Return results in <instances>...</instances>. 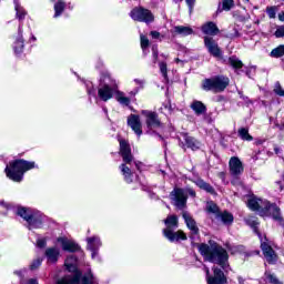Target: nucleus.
<instances>
[{
    "instance_id": "obj_14",
    "label": "nucleus",
    "mask_w": 284,
    "mask_h": 284,
    "mask_svg": "<svg viewBox=\"0 0 284 284\" xmlns=\"http://www.w3.org/2000/svg\"><path fill=\"white\" fill-rule=\"evenodd\" d=\"M182 217L184 219V222L186 223V227L191 232V239H196L199 236V226L196 225V221L189 212H183Z\"/></svg>"
},
{
    "instance_id": "obj_39",
    "label": "nucleus",
    "mask_w": 284,
    "mask_h": 284,
    "mask_svg": "<svg viewBox=\"0 0 284 284\" xmlns=\"http://www.w3.org/2000/svg\"><path fill=\"white\" fill-rule=\"evenodd\" d=\"M116 101L121 103V105H130V98L125 97L124 92H118Z\"/></svg>"
},
{
    "instance_id": "obj_34",
    "label": "nucleus",
    "mask_w": 284,
    "mask_h": 284,
    "mask_svg": "<svg viewBox=\"0 0 284 284\" xmlns=\"http://www.w3.org/2000/svg\"><path fill=\"white\" fill-rule=\"evenodd\" d=\"M63 10H65V2H63L62 0H59L55 4H54V17H61V14L63 13Z\"/></svg>"
},
{
    "instance_id": "obj_3",
    "label": "nucleus",
    "mask_w": 284,
    "mask_h": 284,
    "mask_svg": "<svg viewBox=\"0 0 284 284\" xmlns=\"http://www.w3.org/2000/svg\"><path fill=\"white\" fill-rule=\"evenodd\" d=\"M247 207L253 212H258L260 216H272L274 221H283V217L281 216V209L276 206V204H271L266 200L251 196L247 200Z\"/></svg>"
},
{
    "instance_id": "obj_43",
    "label": "nucleus",
    "mask_w": 284,
    "mask_h": 284,
    "mask_svg": "<svg viewBox=\"0 0 284 284\" xmlns=\"http://www.w3.org/2000/svg\"><path fill=\"white\" fill-rule=\"evenodd\" d=\"M162 77L168 81V64L165 62H160L159 64Z\"/></svg>"
},
{
    "instance_id": "obj_35",
    "label": "nucleus",
    "mask_w": 284,
    "mask_h": 284,
    "mask_svg": "<svg viewBox=\"0 0 284 284\" xmlns=\"http://www.w3.org/2000/svg\"><path fill=\"white\" fill-rule=\"evenodd\" d=\"M140 41H141V48H142V52L144 55L148 54V48L150 47V40L148 39V37L141 34L140 36Z\"/></svg>"
},
{
    "instance_id": "obj_19",
    "label": "nucleus",
    "mask_w": 284,
    "mask_h": 284,
    "mask_svg": "<svg viewBox=\"0 0 284 284\" xmlns=\"http://www.w3.org/2000/svg\"><path fill=\"white\" fill-rule=\"evenodd\" d=\"M128 125H130V128L138 136H141L143 134V130L141 129V119L139 118V115H130L128 119Z\"/></svg>"
},
{
    "instance_id": "obj_28",
    "label": "nucleus",
    "mask_w": 284,
    "mask_h": 284,
    "mask_svg": "<svg viewBox=\"0 0 284 284\" xmlns=\"http://www.w3.org/2000/svg\"><path fill=\"white\" fill-rule=\"evenodd\" d=\"M13 3H14L17 19H19V21H23L28 12L26 11V9H23V7H21V4L19 3V0H14Z\"/></svg>"
},
{
    "instance_id": "obj_21",
    "label": "nucleus",
    "mask_w": 284,
    "mask_h": 284,
    "mask_svg": "<svg viewBox=\"0 0 284 284\" xmlns=\"http://www.w3.org/2000/svg\"><path fill=\"white\" fill-rule=\"evenodd\" d=\"M191 110L196 114V116H202L207 114V106L199 100H193L190 104Z\"/></svg>"
},
{
    "instance_id": "obj_20",
    "label": "nucleus",
    "mask_w": 284,
    "mask_h": 284,
    "mask_svg": "<svg viewBox=\"0 0 284 284\" xmlns=\"http://www.w3.org/2000/svg\"><path fill=\"white\" fill-rule=\"evenodd\" d=\"M214 82H215V92H224L225 88L230 85V78L225 75H215Z\"/></svg>"
},
{
    "instance_id": "obj_38",
    "label": "nucleus",
    "mask_w": 284,
    "mask_h": 284,
    "mask_svg": "<svg viewBox=\"0 0 284 284\" xmlns=\"http://www.w3.org/2000/svg\"><path fill=\"white\" fill-rule=\"evenodd\" d=\"M278 6L266 7V14L270 19H276V12H278Z\"/></svg>"
},
{
    "instance_id": "obj_42",
    "label": "nucleus",
    "mask_w": 284,
    "mask_h": 284,
    "mask_svg": "<svg viewBox=\"0 0 284 284\" xmlns=\"http://www.w3.org/2000/svg\"><path fill=\"white\" fill-rule=\"evenodd\" d=\"M222 8L226 11L232 10V8H234V0H223Z\"/></svg>"
},
{
    "instance_id": "obj_17",
    "label": "nucleus",
    "mask_w": 284,
    "mask_h": 284,
    "mask_svg": "<svg viewBox=\"0 0 284 284\" xmlns=\"http://www.w3.org/2000/svg\"><path fill=\"white\" fill-rule=\"evenodd\" d=\"M204 44L210 54L213 57H220L221 55V49L219 48V43L213 38L204 37Z\"/></svg>"
},
{
    "instance_id": "obj_13",
    "label": "nucleus",
    "mask_w": 284,
    "mask_h": 284,
    "mask_svg": "<svg viewBox=\"0 0 284 284\" xmlns=\"http://www.w3.org/2000/svg\"><path fill=\"white\" fill-rule=\"evenodd\" d=\"M120 154L126 165H130L132 161H134V156L132 155V149L130 148V143L125 140H120Z\"/></svg>"
},
{
    "instance_id": "obj_36",
    "label": "nucleus",
    "mask_w": 284,
    "mask_h": 284,
    "mask_svg": "<svg viewBox=\"0 0 284 284\" xmlns=\"http://www.w3.org/2000/svg\"><path fill=\"white\" fill-rule=\"evenodd\" d=\"M271 57H273L274 59H278L281 57H284V44H281L277 48L273 49L271 51Z\"/></svg>"
},
{
    "instance_id": "obj_53",
    "label": "nucleus",
    "mask_w": 284,
    "mask_h": 284,
    "mask_svg": "<svg viewBox=\"0 0 284 284\" xmlns=\"http://www.w3.org/2000/svg\"><path fill=\"white\" fill-rule=\"evenodd\" d=\"M274 152H275V154H281V149H278V146H275Z\"/></svg>"
},
{
    "instance_id": "obj_60",
    "label": "nucleus",
    "mask_w": 284,
    "mask_h": 284,
    "mask_svg": "<svg viewBox=\"0 0 284 284\" xmlns=\"http://www.w3.org/2000/svg\"><path fill=\"white\" fill-rule=\"evenodd\" d=\"M104 112H108V109H103Z\"/></svg>"
},
{
    "instance_id": "obj_12",
    "label": "nucleus",
    "mask_w": 284,
    "mask_h": 284,
    "mask_svg": "<svg viewBox=\"0 0 284 284\" xmlns=\"http://www.w3.org/2000/svg\"><path fill=\"white\" fill-rule=\"evenodd\" d=\"M204 272L206 274L207 284H225L227 280L225 278V274L217 267L213 268L214 276H210V268L204 266Z\"/></svg>"
},
{
    "instance_id": "obj_31",
    "label": "nucleus",
    "mask_w": 284,
    "mask_h": 284,
    "mask_svg": "<svg viewBox=\"0 0 284 284\" xmlns=\"http://www.w3.org/2000/svg\"><path fill=\"white\" fill-rule=\"evenodd\" d=\"M120 170L124 176V181H126V183H132V171L130 170V168L125 164H122L120 166Z\"/></svg>"
},
{
    "instance_id": "obj_27",
    "label": "nucleus",
    "mask_w": 284,
    "mask_h": 284,
    "mask_svg": "<svg viewBox=\"0 0 284 284\" xmlns=\"http://www.w3.org/2000/svg\"><path fill=\"white\" fill-rule=\"evenodd\" d=\"M173 32H175V34H181L182 37H190V34H194V30L192 28L183 26L174 27Z\"/></svg>"
},
{
    "instance_id": "obj_2",
    "label": "nucleus",
    "mask_w": 284,
    "mask_h": 284,
    "mask_svg": "<svg viewBox=\"0 0 284 284\" xmlns=\"http://www.w3.org/2000/svg\"><path fill=\"white\" fill-rule=\"evenodd\" d=\"M207 244H197V250L202 256L209 261L210 263H216L217 265H221L224 270H227L230 266L227 264V261L230 256L227 255V251L223 248V246L216 244L213 241L209 242Z\"/></svg>"
},
{
    "instance_id": "obj_37",
    "label": "nucleus",
    "mask_w": 284,
    "mask_h": 284,
    "mask_svg": "<svg viewBox=\"0 0 284 284\" xmlns=\"http://www.w3.org/2000/svg\"><path fill=\"white\" fill-rule=\"evenodd\" d=\"M265 281L266 283H271V284H283V282L278 281V278L276 277V275L270 273V272H265Z\"/></svg>"
},
{
    "instance_id": "obj_56",
    "label": "nucleus",
    "mask_w": 284,
    "mask_h": 284,
    "mask_svg": "<svg viewBox=\"0 0 284 284\" xmlns=\"http://www.w3.org/2000/svg\"><path fill=\"white\" fill-rule=\"evenodd\" d=\"M240 97H241V99H243L244 101H247V98L243 97V93H242V92H240Z\"/></svg>"
},
{
    "instance_id": "obj_47",
    "label": "nucleus",
    "mask_w": 284,
    "mask_h": 284,
    "mask_svg": "<svg viewBox=\"0 0 284 284\" xmlns=\"http://www.w3.org/2000/svg\"><path fill=\"white\" fill-rule=\"evenodd\" d=\"M42 260L41 258H37L36 261H33L30 265L31 270H37L38 267L41 266Z\"/></svg>"
},
{
    "instance_id": "obj_15",
    "label": "nucleus",
    "mask_w": 284,
    "mask_h": 284,
    "mask_svg": "<svg viewBox=\"0 0 284 284\" xmlns=\"http://www.w3.org/2000/svg\"><path fill=\"white\" fill-rule=\"evenodd\" d=\"M230 173L233 176H241L243 174V162L237 156L231 158L229 162Z\"/></svg>"
},
{
    "instance_id": "obj_33",
    "label": "nucleus",
    "mask_w": 284,
    "mask_h": 284,
    "mask_svg": "<svg viewBox=\"0 0 284 284\" xmlns=\"http://www.w3.org/2000/svg\"><path fill=\"white\" fill-rule=\"evenodd\" d=\"M229 63L232 68H234V70H241V68H243V62L234 55L229 58Z\"/></svg>"
},
{
    "instance_id": "obj_52",
    "label": "nucleus",
    "mask_w": 284,
    "mask_h": 284,
    "mask_svg": "<svg viewBox=\"0 0 284 284\" xmlns=\"http://www.w3.org/2000/svg\"><path fill=\"white\" fill-rule=\"evenodd\" d=\"M278 20L284 22V11L278 13Z\"/></svg>"
},
{
    "instance_id": "obj_9",
    "label": "nucleus",
    "mask_w": 284,
    "mask_h": 284,
    "mask_svg": "<svg viewBox=\"0 0 284 284\" xmlns=\"http://www.w3.org/2000/svg\"><path fill=\"white\" fill-rule=\"evenodd\" d=\"M187 194L193 197L196 196V192L192 189H174L170 194L173 205L183 210L187 203Z\"/></svg>"
},
{
    "instance_id": "obj_7",
    "label": "nucleus",
    "mask_w": 284,
    "mask_h": 284,
    "mask_svg": "<svg viewBox=\"0 0 284 284\" xmlns=\"http://www.w3.org/2000/svg\"><path fill=\"white\" fill-rule=\"evenodd\" d=\"M246 223L248 225H251V227H254V230L261 241V248H262V252H263L267 263H275L276 262V253L272 248V245L270 244V240H267V236L261 235V233H258V231L256 230V225H258V221H256V219H254V217H248L246 220Z\"/></svg>"
},
{
    "instance_id": "obj_18",
    "label": "nucleus",
    "mask_w": 284,
    "mask_h": 284,
    "mask_svg": "<svg viewBox=\"0 0 284 284\" xmlns=\"http://www.w3.org/2000/svg\"><path fill=\"white\" fill-rule=\"evenodd\" d=\"M58 243H60L64 252H79V244L67 237H59Z\"/></svg>"
},
{
    "instance_id": "obj_25",
    "label": "nucleus",
    "mask_w": 284,
    "mask_h": 284,
    "mask_svg": "<svg viewBox=\"0 0 284 284\" xmlns=\"http://www.w3.org/2000/svg\"><path fill=\"white\" fill-rule=\"evenodd\" d=\"M59 248L57 247H50V248H47L45 251V256L49 261V263H57V261H59Z\"/></svg>"
},
{
    "instance_id": "obj_40",
    "label": "nucleus",
    "mask_w": 284,
    "mask_h": 284,
    "mask_svg": "<svg viewBox=\"0 0 284 284\" xmlns=\"http://www.w3.org/2000/svg\"><path fill=\"white\" fill-rule=\"evenodd\" d=\"M206 212L210 214H219V206L214 202H207Z\"/></svg>"
},
{
    "instance_id": "obj_10",
    "label": "nucleus",
    "mask_w": 284,
    "mask_h": 284,
    "mask_svg": "<svg viewBox=\"0 0 284 284\" xmlns=\"http://www.w3.org/2000/svg\"><path fill=\"white\" fill-rule=\"evenodd\" d=\"M130 17L133 21H139L140 23H152L154 21L152 11L142 7H135L130 12Z\"/></svg>"
},
{
    "instance_id": "obj_16",
    "label": "nucleus",
    "mask_w": 284,
    "mask_h": 284,
    "mask_svg": "<svg viewBox=\"0 0 284 284\" xmlns=\"http://www.w3.org/2000/svg\"><path fill=\"white\" fill-rule=\"evenodd\" d=\"M87 247L92 252V258H97L99 254V247H101V239L99 236H92L87 239Z\"/></svg>"
},
{
    "instance_id": "obj_44",
    "label": "nucleus",
    "mask_w": 284,
    "mask_h": 284,
    "mask_svg": "<svg viewBox=\"0 0 284 284\" xmlns=\"http://www.w3.org/2000/svg\"><path fill=\"white\" fill-rule=\"evenodd\" d=\"M274 92L277 94V97H284V90L280 82L275 83Z\"/></svg>"
},
{
    "instance_id": "obj_29",
    "label": "nucleus",
    "mask_w": 284,
    "mask_h": 284,
    "mask_svg": "<svg viewBox=\"0 0 284 284\" xmlns=\"http://www.w3.org/2000/svg\"><path fill=\"white\" fill-rule=\"evenodd\" d=\"M237 134L242 141H254V138L250 134V130L247 128H240L237 130Z\"/></svg>"
},
{
    "instance_id": "obj_23",
    "label": "nucleus",
    "mask_w": 284,
    "mask_h": 284,
    "mask_svg": "<svg viewBox=\"0 0 284 284\" xmlns=\"http://www.w3.org/2000/svg\"><path fill=\"white\" fill-rule=\"evenodd\" d=\"M202 32L204 34L214 37L219 34V27H216V23L214 22H206L205 24L202 26Z\"/></svg>"
},
{
    "instance_id": "obj_6",
    "label": "nucleus",
    "mask_w": 284,
    "mask_h": 284,
    "mask_svg": "<svg viewBox=\"0 0 284 284\" xmlns=\"http://www.w3.org/2000/svg\"><path fill=\"white\" fill-rule=\"evenodd\" d=\"M116 90V80L112 79L110 74H104L100 80L98 97L100 101H110V99L114 97Z\"/></svg>"
},
{
    "instance_id": "obj_1",
    "label": "nucleus",
    "mask_w": 284,
    "mask_h": 284,
    "mask_svg": "<svg viewBox=\"0 0 284 284\" xmlns=\"http://www.w3.org/2000/svg\"><path fill=\"white\" fill-rule=\"evenodd\" d=\"M64 265L69 272L73 273V275L64 276L59 280L57 284H97V278H94L92 271H89L83 275L78 268L77 256L71 255L67 257Z\"/></svg>"
},
{
    "instance_id": "obj_32",
    "label": "nucleus",
    "mask_w": 284,
    "mask_h": 284,
    "mask_svg": "<svg viewBox=\"0 0 284 284\" xmlns=\"http://www.w3.org/2000/svg\"><path fill=\"white\" fill-rule=\"evenodd\" d=\"M195 184L197 185V187H201V190H205V192H210L211 194H214V187L207 184V182L203 180H197Z\"/></svg>"
},
{
    "instance_id": "obj_50",
    "label": "nucleus",
    "mask_w": 284,
    "mask_h": 284,
    "mask_svg": "<svg viewBox=\"0 0 284 284\" xmlns=\"http://www.w3.org/2000/svg\"><path fill=\"white\" fill-rule=\"evenodd\" d=\"M152 39H159L161 37V33L159 31H151Z\"/></svg>"
},
{
    "instance_id": "obj_58",
    "label": "nucleus",
    "mask_w": 284,
    "mask_h": 284,
    "mask_svg": "<svg viewBox=\"0 0 284 284\" xmlns=\"http://www.w3.org/2000/svg\"><path fill=\"white\" fill-rule=\"evenodd\" d=\"M14 274H17L18 276H21L22 271H16Z\"/></svg>"
},
{
    "instance_id": "obj_8",
    "label": "nucleus",
    "mask_w": 284,
    "mask_h": 284,
    "mask_svg": "<svg viewBox=\"0 0 284 284\" xmlns=\"http://www.w3.org/2000/svg\"><path fill=\"white\" fill-rule=\"evenodd\" d=\"M18 216L27 221L29 230H37L43 223V215L39 211L32 209L19 207L17 211Z\"/></svg>"
},
{
    "instance_id": "obj_26",
    "label": "nucleus",
    "mask_w": 284,
    "mask_h": 284,
    "mask_svg": "<svg viewBox=\"0 0 284 284\" xmlns=\"http://www.w3.org/2000/svg\"><path fill=\"white\" fill-rule=\"evenodd\" d=\"M202 90H205V92H216V85L214 82V77L204 79L202 81Z\"/></svg>"
},
{
    "instance_id": "obj_45",
    "label": "nucleus",
    "mask_w": 284,
    "mask_h": 284,
    "mask_svg": "<svg viewBox=\"0 0 284 284\" xmlns=\"http://www.w3.org/2000/svg\"><path fill=\"white\" fill-rule=\"evenodd\" d=\"M152 54H153V63H156L159 59V47L156 44L152 47Z\"/></svg>"
},
{
    "instance_id": "obj_4",
    "label": "nucleus",
    "mask_w": 284,
    "mask_h": 284,
    "mask_svg": "<svg viewBox=\"0 0 284 284\" xmlns=\"http://www.w3.org/2000/svg\"><path fill=\"white\" fill-rule=\"evenodd\" d=\"M28 170H34V162L16 160L6 168V174L11 181L21 183V181H23V174H26Z\"/></svg>"
},
{
    "instance_id": "obj_51",
    "label": "nucleus",
    "mask_w": 284,
    "mask_h": 284,
    "mask_svg": "<svg viewBox=\"0 0 284 284\" xmlns=\"http://www.w3.org/2000/svg\"><path fill=\"white\" fill-rule=\"evenodd\" d=\"M134 83H136V85H140V88H143L145 81L135 79V80H134Z\"/></svg>"
},
{
    "instance_id": "obj_57",
    "label": "nucleus",
    "mask_w": 284,
    "mask_h": 284,
    "mask_svg": "<svg viewBox=\"0 0 284 284\" xmlns=\"http://www.w3.org/2000/svg\"><path fill=\"white\" fill-rule=\"evenodd\" d=\"M277 183L280 185V190L283 191L284 190L283 183H281V182H277Z\"/></svg>"
},
{
    "instance_id": "obj_24",
    "label": "nucleus",
    "mask_w": 284,
    "mask_h": 284,
    "mask_svg": "<svg viewBox=\"0 0 284 284\" xmlns=\"http://www.w3.org/2000/svg\"><path fill=\"white\" fill-rule=\"evenodd\" d=\"M183 140L185 141V145L186 148H190V150H199V148L201 146V143L199 141H196V139L187 135L186 133L182 134Z\"/></svg>"
},
{
    "instance_id": "obj_22",
    "label": "nucleus",
    "mask_w": 284,
    "mask_h": 284,
    "mask_svg": "<svg viewBox=\"0 0 284 284\" xmlns=\"http://www.w3.org/2000/svg\"><path fill=\"white\" fill-rule=\"evenodd\" d=\"M13 50L16 54H21L23 52V24L20 23L18 28V38L14 42Z\"/></svg>"
},
{
    "instance_id": "obj_55",
    "label": "nucleus",
    "mask_w": 284,
    "mask_h": 284,
    "mask_svg": "<svg viewBox=\"0 0 284 284\" xmlns=\"http://www.w3.org/2000/svg\"><path fill=\"white\" fill-rule=\"evenodd\" d=\"M139 93V89H135L134 91L131 92V94L134 97Z\"/></svg>"
},
{
    "instance_id": "obj_11",
    "label": "nucleus",
    "mask_w": 284,
    "mask_h": 284,
    "mask_svg": "<svg viewBox=\"0 0 284 284\" xmlns=\"http://www.w3.org/2000/svg\"><path fill=\"white\" fill-rule=\"evenodd\" d=\"M143 116H145L146 128L150 131L159 130V128H163V123L159 120V114L153 111H142Z\"/></svg>"
},
{
    "instance_id": "obj_5",
    "label": "nucleus",
    "mask_w": 284,
    "mask_h": 284,
    "mask_svg": "<svg viewBox=\"0 0 284 284\" xmlns=\"http://www.w3.org/2000/svg\"><path fill=\"white\" fill-rule=\"evenodd\" d=\"M164 225H166V227L163 230V235L165 239H168V241L171 243L187 241V235H185L183 231L174 232V230L179 227V217L176 215H169L164 220Z\"/></svg>"
},
{
    "instance_id": "obj_49",
    "label": "nucleus",
    "mask_w": 284,
    "mask_h": 284,
    "mask_svg": "<svg viewBox=\"0 0 284 284\" xmlns=\"http://www.w3.org/2000/svg\"><path fill=\"white\" fill-rule=\"evenodd\" d=\"M186 1V6H189L190 10L192 11V9L194 8V3H196V0H185Z\"/></svg>"
},
{
    "instance_id": "obj_59",
    "label": "nucleus",
    "mask_w": 284,
    "mask_h": 284,
    "mask_svg": "<svg viewBox=\"0 0 284 284\" xmlns=\"http://www.w3.org/2000/svg\"><path fill=\"white\" fill-rule=\"evenodd\" d=\"M33 41H37V38L36 37H32Z\"/></svg>"
},
{
    "instance_id": "obj_41",
    "label": "nucleus",
    "mask_w": 284,
    "mask_h": 284,
    "mask_svg": "<svg viewBox=\"0 0 284 284\" xmlns=\"http://www.w3.org/2000/svg\"><path fill=\"white\" fill-rule=\"evenodd\" d=\"M226 250L231 252V254H241L245 250L243 246H233L231 244H226Z\"/></svg>"
},
{
    "instance_id": "obj_30",
    "label": "nucleus",
    "mask_w": 284,
    "mask_h": 284,
    "mask_svg": "<svg viewBox=\"0 0 284 284\" xmlns=\"http://www.w3.org/2000/svg\"><path fill=\"white\" fill-rule=\"evenodd\" d=\"M219 217L221 219L222 223H224V225H232V223H234V215L227 211H224L219 215Z\"/></svg>"
},
{
    "instance_id": "obj_48",
    "label": "nucleus",
    "mask_w": 284,
    "mask_h": 284,
    "mask_svg": "<svg viewBox=\"0 0 284 284\" xmlns=\"http://www.w3.org/2000/svg\"><path fill=\"white\" fill-rule=\"evenodd\" d=\"M37 246L38 247H45V239H43V237L38 239Z\"/></svg>"
},
{
    "instance_id": "obj_54",
    "label": "nucleus",
    "mask_w": 284,
    "mask_h": 284,
    "mask_svg": "<svg viewBox=\"0 0 284 284\" xmlns=\"http://www.w3.org/2000/svg\"><path fill=\"white\" fill-rule=\"evenodd\" d=\"M165 109L169 110V112H172V105L171 104H169V105L166 104Z\"/></svg>"
},
{
    "instance_id": "obj_46",
    "label": "nucleus",
    "mask_w": 284,
    "mask_h": 284,
    "mask_svg": "<svg viewBox=\"0 0 284 284\" xmlns=\"http://www.w3.org/2000/svg\"><path fill=\"white\" fill-rule=\"evenodd\" d=\"M276 39H282L284 37V26H280L275 31Z\"/></svg>"
}]
</instances>
